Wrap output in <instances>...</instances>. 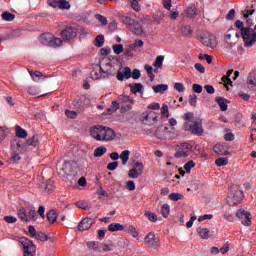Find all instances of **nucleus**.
Wrapping results in <instances>:
<instances>
[{
    "mask_svg": "<svg viewBox=\"0 0 256 256\" xmlns=\"http://www.w3.org/2000/svg\"><path fill=\"white\" fill-rule=\"evenodd\" d=\"M145 216L151 221V223H157V214L151 211H146Z\"/></svg>",
    "mask_w": 256,
    "mask_h": 256,
    "instance_id": "nucleus-42",
    "label": "nucleus"
},
{
    "mask_svg": "<svg viewBox=\"0 0 256 256\" xmlns=\"http://www.w3.org/2000/svg\"><path fill=\"white\" fill-rule=\"evenodd\" d=\"M180 31L183 35H185L186 37H189L191 35V33H193V31L191 30V26L189 25H183L180 28Z\"/></svg>",
    "mask_w": 256,
    "mask_h": 256,
    "instance_id": "nucleus-38",
    "label": "nucleus"
},
{
    "mask_svg": "<svg viewBox=\"0 0 256 256\" xmlns=\"http://www.w3.org/2000/svg\"><path fill=\"white\" fill-rule=\"evenodd\" d=\"M213 151L214 153H216V155H229V148L227 147V145L216 144L213 147Z\"/></svg>",
    "mask_w": 256,
    "mask_h": 256,
    "instance_id": "nucleus-17",
    "label": "nucleus"
},
{
    "mask_svg": "<svg viewBox=\"0 0 256 256\" xmlns=\"http://www.w3.org/2000/svg\"><path fill=\"white\" fill-rule=\"evenodd\" d=\"M3 21H13L15 19V15L9 12H4L2 14Z\"/></svg>",
    "mask_w": 256,
    "mask_h": 256,
    "instance_id": "nucleus-49",
    "label": "nucleus"
},
{
    "mask_svg": "<svg viewBox=\"0 0 256 256\" xmlns=\"http://www.w3.org/2000/svg\"><path fill=\"white\" fill-rule=\"evenodd\" d=\"M235 26L237 27V29H240V33L243 32V29H247V27H245V25L243 24V21L241 20L236 21Z\"/></svg>",
    "mask_w": 256,
    "mask_h": 256,
    "instance_id": "nucleus-61",
    "label": "nucleus"
},
{
    "mask_svg": "<svg viewBox=\"0 0 256 256\" xmlns=\"http://www.w3.org/2000/svg\"><path fill=\"white\" fill-rule=\"evenodd\" d=\"M35 239L37 241H49V236L45 235L44 233L39 232L36 234Z\"/></svg>",
    "mask_w": 256,
    "mask_h": 256,
    "instance_id": "nucleus-51",
    "label": "nucleus"
},
{
    "mask_svg": "<svg viewBox=\"0 0 256 256\" xmlns=\"http://www.w3.org/2000/svg\"><path fill=\"white\" fill-rule=\"evenodd\" d=\"M46 217L49 223H55V221H57V212L55 210H50L46 214Z\"/></svg>",
    "mask_w": 256,
    "mask_h": 256,
    "instance_id": "nucleus-33",
    "label": "nucleus"
},
{
    "mask_svg": "<svg viewBox=\"0 0 256 256\" xmlns=\"http://www.w3.org/2000/svg\"><path fill=\"white\" fill-rule=\"evenodd\" d=\"M91 79L97 81L99 79H105L103 76V71H101V64H96L93 66V70L90 73Z\"/></svg>",
    "mask_w": 256,
    "mask_h": 256,
    "instance_id": "nucleus-14",
    "label": "nucleus"
},
{
    "mask_svg": "<svg viewBox=\"0 0 256 256\" xmlns=\"http://www.w3.org/2000/svg\"><path fill=\"white\" fill-rule=\"evenodd\" d=\"M90 137L95 139V141L109 143V141H114V139L117 137V134L115 133V130L107 126L96 125L90 128Z\"/></svg>",
    "mask_w": 256,
    "mask_h": 256,
    "instance_id": "nucleus-1",
    "label": "nucleus"
},
{
    "mask_svg": "<svg viewBox=\"0 0 256 256\" xmlns=\"http://www.w3.org/2000/svg\"><path fill=\"white\" fill-rule=\"evenodd\" d=\"M76 206H78L79 209H84L85 211H87V209H89V203L85 200L78 201L76 203Z\"/></svg>",
    "mask_w": 256,
    "mask_h": 256,
    "instance_id": "nucleus-47",
    "label": "nucleus"
},
{
    "mask_svg": "<svg viewBox=\"0 0 256 256\" xmlns=\"http://www.w3.org/2000/svg\"><path fill=\"white\" fill-rule=\"evenodd\" d=\"M55 189V184L51 180H47L45 183V191L49 193V191H53Z\"/></svg>",
    "mask_w": 256,
    "mask_h": 256,
    "instance_id": "nucleus-45",
    "label": "nucleus"
},
{
    "mask_svg": "<svg viewBox=\"0 0 256 256\" xmlns=\"http://www.w3.org/2000/svg\"><path fill=\"white\" fill-rule=\"evenodd\" d=\"M77 35H79V28L74 26H68L61 32V36L64 41H72V39H75Z\"/></svg>",
    "mask_w": 256,
    "mask_h": 256,
    "instance_id": "nucleus-10",
    "label": "nucleus"
},
{
    "mask_svg": "<svg viewBox=\"0 0 256 256\" xmlns=\"http://www.w3.org/2000/svg\"><path fill=\"white\" fill-rule=\"evenodd\" d=\"M27 130L21 128V126H16V137L19 139H27Z\"/></svg>",
    "mask_w": 256,
    "mask_h": 256,
    "instance_id": "nucleus-29",
    "label": "nucleus"
},
{
    "mask_svg": "<svg viewBox=\"0 0 256 256\" xmlns=\"http://www.w3.org/2000/svg\"><path fill=\"white\" fill-rule=\"evenodd\" d=\"M185 13L187 17L195 19L197 17V5H190L186 8Z\"/></svg>",
    "mask_w": 256,
    "mask_h": 256,
    "instance_id": "nucleus-21",
    "label": "nucleus"
},
{
    "mask_svg": "<svg viewBox=\"0 0 256 256\" xmlns=\"http://www.w3.org/2000/svg\"><path fill=\"white\" fill-rule=\"evenodd\" d=\"M117 167H119V162H117V161L111 162L107 165L108 171H115V169H117Z\"/></svg>",
    "mask_w": 256,
    "mask_h": 256,
    "instance_id": "nucleus-57",
    "label": "nucleus"
},
{
    "mask_svg": "<svg viewBox=\"0 0 256 256\" xmlns=\"http://www.w3.org/2000/svg\"><path fill=\"white\" fill-rule=\"evenodd\" d=\"M18 217L24 222L37 221V211L33 207L20 208L18 211Z\"/></svg>",
    "mask_w": 256,
    "mask_h": 256,
    "instance_id": "nucleus-4",
    "label": "nucleus"
},
{
    "mask_svg": "<svg viewBox=\"0 0 256 256\" xmlns=\"http://www.w3.org/2000/svg\"><path fill=\"white\" fill-rule=\"evenodd\" d=\"M136 185L135 182L133 180H129L126 182V189H128V191H135L136 189Z\"/></svg>",
    "mask_w": 256,
    "mask_h": 256,
    "instance_id": "nucleus-53",
    "label": "nucleus"
},
{
    "mask_svg": "<svg viewBox=\"0 0 256 256\" xmlns=\"http://www.w3.org/2000/svg\"><path fill=\"white\" fill-rule=\"evenodd\" d=\"M132 9H134V11H137V13H139V11H141V6H139V2L137 0H130Z\"/></svg>",
    "mask_w": 256,
    "mask_h": 256,
    "instance_id": "nucleus-54",
    "label": "nucleus"
},
{
    "mask_svg": "<svg viewBox=\"0 0 256 256\" xmlns=\"http://www.w3.org/2000/svg\"><path fill=\"white\" fill-rule=\"evenodd\" d=\"M132 79H139L141 77V71L139 69H134L131 74Z\"/></svg>",
    "mask_w": 256,
    "mask_h": 256,
    "instance_id": "nucleus-62",
    "label": "nucleus"
},
{
    "mask_svg": "<svg viewBox=\"0 0 256 256\" xmlns=\"http://www.w3.org/2000/svg\"><path fill=\"white\" fill-rule=\"evenodd\" d=\"M201 43L205 45V47H210V49H215L217 47V38L212 34H204L201 37Z\"/></svg>",
    "mask_w": 256,
    "mask_h": 256,
    "instance_id": "nucleus-12",
    "label": "nucleus"
},
{
    "mask_svg": "<svg viewBox=\"0 0 256 256\" xmlns=\"http://www.w3.org/2000/svg\"><path fill=\"white\" fill-rule=\"evenodd\" d=\"M231 75H233V70H228L226 75L222 77V82L224 83L227 91H229V85H232V81H231Z\"/></svg>",
    "mask_w": 256,
    "mask_h": 256,
    "instance_id": "nucleus-22",
    "label": "nucleus"
},
{
    "mask_svg": "<svg viewBox=\"0 0 256 256\" xmlns=\"http://www.w3.org/2000/svg\"><path fill=\"white\" fill-rule=\"evenodd\" d=\"M96 19L101 22L102 25H107V18L101 14H96Z\"/></svg>",
    "mask_w": 256,
    "mask_h": 256,
    "instance_id": "nucleus-58",
    "label": "nucleus"
},
{
    "mask_svg": "<svg viewBox=\"0 0 256 256\" xmlns=\"http://www.w3.org/2000/svg\"><path fill=\"white\" fill-rule=\"evenodd\" d=\"M247 86L250 91H256V69L250 72L247 80Z\"/></svg>",
    "mask_w": 256,
    "mask_h": 256,
    "instance_id": "nucleus-16",
    "label": "nucleus"
},
{
    "mask_svg": "<svg viewBox=\"0 0 256 256\" xmlns=\"http://www.w3.org/2000/svg\"><path fill=\"white\" fill-rule=\"evenodd\" d=\"M30 77L35 81V83H39L40 81H45L46 77L43 73L39 71H29Z\"/></svg>",
    "mask_w": 256,
    "mask_h": 256,
    "instance_id": "nucleus-20",
    "label": "nucleus"
},
{
    "mask_svg": "<svg viewBox=\"0 0 256 256\" xmlns=\"http://www.w3.org/2000/svg\"><path fill=\"white\" fill-rule=\"evenodd\" d=\"M139 175H143V163L142 162H136L134 164V168H132L128 173V177H130V179H138Z\"/></svg>",
    "mask_w": 256,
    "mask_h": 256,
    "instance_id": "nucleus-13",
    "label": "nucleus"
},
{
    "mask_svg": "<svg viewBox=\"0 0 256 256\" xmlns=\"http://www.w3.org/2000/svg\"><path fill=\"white\" fill-rule=\"evenodd\" d=\"M31 146V147H39V137L38 136H33L32 138H29L25 145H23V147L25 146Z\"/></svg>",
    "mask_w": 256,
    "mask_h": 256,
    "instance_id": "nucleus-27",
    "label": "nucleus"
},
{
    "mask_svg": "<svg viewBox=\"0 0 256 256\" xmlns=\"http://www.w3.org/2000/svg\"><path fill=\"white\" fill-rule=\"evenodd\" d=\"M123 72H124V77H126V79H131V68L129 67H125L123 68Z\"/></svg>",
    "mask_w": 256,
    "mask_h": 256,
    "instance_id": "nucleus-63",
    "label": "nucleus"
},
{
    "mask_svg": "<svg viewBox=\"0 0 256 256\" xmlns=\"http://www.w3.org/2000/svg\"><path fill=\"white\" fill-rule=\"evenodd\" d=\"M185 130L191 131L194 135L201 136L203 135V121L199 118H196L192 124H189V122L185 123Z\"/></svg>",
    "mask_w": 256,
    "mask_h": 256,
    "instance_id": "nucleus-7",
    "label": "nucleus"
},
{
    "mask_svg": "<svg viewBox=\"0 0 256 256\" xmlns=\"http://www.w3.org/2000/svg\"><path fill=\"white\" fill-rule=\"evenodd\" d=\"M197 233L201 239H209L210 230L208 228L199 227Z\"/></svg>",
    "mask_w": 256,
    "mask_h": 256,
    "instance_id": "nucleus-26",
    "label": "nucleus"
},
{
    "mask_svg": "<svg viewBox=\"0 0 256 256\" xmlns=\"http://www.w3.org/2000/svg\"><path fill=\"white\" fill-rule=\"evenodd\" d=\"M20 243L23 246L24 256H35V253H37V247L33 241L29 240V238L23 237L20 238Z\"/></svg>",
    "mask_w": 256,
    "mask_h": 256,
    "instance_id": "nucleus-6",
    "label": "nucleus"
},
{
    "mask_svg": "<svg viewBox=\"0 0 256 256\" xmlns=\"http://www.w3.org/2000/svg\"><path fill=\"white\" fill-rule=\"evenodd\" d=\"M194 67L196 71H199V73H205V66H203V64L196 63Z\"/></svg>",
    "mask_w": 256,
    "mask_h": 256,
    "instance_id": "nucleus-64",
    "label": "nucleus"
},
{
    "mask_svg": "<svg viewBox=\"0 0 256 256\" xmlns=\"http://www.w3.org/2000/svg\"><path fill=\"white\" fill-rule=\"evenodd\" d=\"M168 89H169V85L167 84H159V85L153 86L154 93H160V95H163V93H165V91H168Z\"/></svg>",
    "mask_w": 256,
    "mask_h": 256,
    "instance_id": "nucleus-25",
    "label": "nucleus"
},
{
    "mask_svg": "<svg viewBox=\"0 0 256 256\" xmlns=\"http://www.w3.org/2000/svg\"><path fill=\"white\" fill-rule=\"evenodd\" d=\"M163 61H165V56H157L154 62V67H156L157 69H161V67H163Z\"/></svg>",
    "mask_w": 256,
    "mask_h": 256,
    "instance_id": "nucleus-36",
    "label": "nucleus"
},
{
    "mask_svg": "<svg viewBox=\"0 0 256 256\" xmlns=\"http://www.w3.org/2000/svg\"><path fill=\"white\" fill-rule=\"evenodd\" d=\"M104 44H105V36L98 35L95 39V46L96 47H103Z\"/></svg>",
    "mask_w": 256,
    "mask_h": 256,
    "instance_id": "nucleus-41",
    "label": "nucleus"
},
{
    "mask_svg": "<svg viewBox=\"0 0 256 256\" xmlns=\"http://www.w3.org/2000/svg\"><path fill=\"white\" fill-rule=\"evenodd\" d=\"M59 9H71V4L67 0H60L59 2Z\"/></svg>",
    "mask_w": 256,
    "mask_h": 256,
    "instance_id": "nucleus-50",
    "label": "nucleus"
},
{
    "mask_svg": "<svg viewBox=\"0 0 256 256\" xmlns=\"http://www.w3.org/2000/svg\"><path fill=\"white\" fill-rule=\"evenodd\" d=\"M253 13H255L254 8H246L244 10V17H245V19H249V16L253 15Z\"/></svg>",
    "mask_w": 256,
    "mask_h": 256,
    "instance_id": "nucleus-59",
    "label": "nucleus"
},
{
    "mask_svg": "<svg viewBox=\"0 0 256 256\" xmlns=\"http://www.w3.org/2000/svg\"><path fill=\"white\" fill-rule=\"evenodd\" d=\"M62 45H63V39L55 37V35L52 34L50 47H61Z\"/></svg>",
    "mask_w": 256,
    "mask_h": 256,
    "instance_id": "nucleus-32",
    "label": "nucleus"
},
{
    "mask_svg": "<svg viewBox=\"0 0 256 256\" xmlns=\"http://www.w3.org/2000/svg\"><path fill=\"white\" fill-rule=\"evenodd\" d=\"M107 153V148L105 146L97 147L94 150V157H103Z\"/></svg>",
    "mask_w": 256,
    "mask_h": 256,
    "instance_id": "nucleus-31",
    "label": "nucleus"
},
{
    "mask_svg": "<svg viewBox=\"0 0 256 256\" xmlns=\"http://www.w3.org/2000/svg\"><path fill=\"white\" fill-rule=\"evenodd\" d=\"M129 87L131 88V92L134 94L140 93L141 95H143V84L141 83H132L129 85Z\"/></svg>",
    "mask_w": 256,
    "mask_h": 256,
    "instance_id": "nucleus-23",
    "label": "nucleus"
},
{
    "mask_svg": "<svg viewBox=\"0 0 256 256\" xmlns=\"http://www.w3.org/2000/svg\"><path fill=\"white\" fill-rule=\"evenodd\" d=\"M96 193H97L99 199H103V198L109 197V194L107 193V191H105V189H103V187H99L97 189Z\"/></svg>",
    "mask_w": 256,
    "mask_h": 256,
    "instance_id": "nucleus-44",
    "label": "nucleus"
},
{
    "mask_svg": "<svg viewBox=\"0 0 256 256\" xmlns=\"http://www.w3.org/2000/svg\"><path fill=\"white\" fill-rule=\"evenodd\" d=\"M229 159L220 157L215 161V164L217 167H225V165H228Z\"/></svg>",
    "mask_w": 256,
    "mask_h": 256,
    "instance_id": "nucleus-40",
    "label": "nucleus"
},
{
    "mask_svg": "<svg viewBox=\"0 0 256 256\" xmlns=\"http://www.w3.org/2000/svg\"><path fill=\"white\" fill-rule=\"evenodd\" d=\"M174 89L178 91V93H185V85L181 82H176L174 84Z\"/></svg>",
    "mask_w": 256,
    "mask_h": 256,
    "instance_id": "nucleus-48",
    "label": "nucleus"
},
{
    "mask_svg": "<svg viewBox=\"0 0 256 256\" xmlns=\"http://www.w3.org/2000/svg\"><path fill=\"white\" fill-rule=\"evenodd\" d=\"M143 45H145V42H143V40H135L133 45L130 46V49L132 51H135V49H141Z\"/></svg>",
    "mask_w": 256,
    "mask_h": 256,
    "instance_id": "nucleus-39",
    "label": "nucleus"
},
{
    "mask_svg": "<svg viewBox=\"0 0 256 256\" xmlns=\"http://www.w3.org/2000/svg\"><path fill=\"white\" fill-rule=\"evenodd\" d=\"M115 55H121V53L123 52L124 48H123V45L122 44H115L113 47H112Z\"/></svg>",
    "mask_w": 256,
    "mask_h": 256,
    "instance_id": "nucleus-46",
    "label": "nucleus"
},
{
    "mask_svg": "<svg viewBox=\"0 0 256 256\" xmlns=\"http://www.w3.org/2000/svg\"><path fill=\"white\" fill-rule=\"evenodd\" d=\"M167 127H158L156 128V130L154 131V137H156V139H160V140H167Z\"/></svg>",
    "mask_w": 256,
    "mask_h": 256,
    "instance_id": "nucleus-18",
    "label": "nucleus"
},
{
    "mask_svg": "<svg viewBox=\"0 0 256 256\" xmlns=\"http://www.w3.org/2000/svg\"><path fill=\"white\" fill-rule=\"evenodd\" d=\"M211 219H213L212 214H205V215L199 216L198 222L202 223V221H207V220H211Z\"/></svg>",
    "mask_w": 256,
    "mask_h": 256,
    "instance_id": "nucleus-56",
    "label": "nucleus"
},
{
    "mask_svg": "<svg viewBox=\"0 0 256 256\" xmlns=\"http://www.w3.org/2000/svg\"><path fill=\"white\" fill-rule=\"evenodd\" d=\"M53 39V34L44 33L40 36L39 41L42 45H46L47 47H51V41Z\"/></svg>",
    "mask_w": 256,
    "mask_h": 256,
    "instance_id": "nucleus-19",
    "label": "nucleus"
},
{
    "mask_svg": "<svg viewBox=\"0 0 256 256\" xmlns=\"http://www.w3.org/2000/svg\"><path fill=\"white\" fill-rule=\"evenodd\" d=\"M88 248L92 251L99 249V242H88Z\"/></svg>",
    "mask_w": 256,
    "mask_h": 256,
    "instance_id": "nucleus-60",
    "label": "nucleus"
},
{
    "mask_svg": "<svg viewBox=\"0 0 256 256\" xmlns=\"http://www.w3.org/2000/svg\"><path fill=\"white\" fill-rule=\"evenodd\" d=\"M123 229H125V227H123V225L119 223H112L108 226V231H110L111 233H115L117 231H123Z\"/></svg>",
    "mask_w": 256,
    "mask_h": 256,
    "instance_id": "nucleus-28",
    "label": "nucleus"
},
{
    "mask_svg": "<svg viewBox=\"0 0 256 256\" xmlns=\"http://www.w3.org/2000/svg\"><path fill=\"white\" fill-rule=\"evenodd\" d=\"M100 68H101L104 79H111V77H115V74L117 73L115 62L107 58L103 59L100 62Z\"/></svg>",
    "mask_w": 256,
    "mask_h": 256,
    "instance_id": "nucleus-3",
    "label": "nucleus"
},
{
    "mask_svg": "<svg viewBox=\"0 0 256 256\" xmlns=\"http://www.w3.org/2000/svg\"><path fill=\"white\" fill-rule=\"evenodd\" d=\"M93 223H95V220L93 218H84L78 225V229L80 231H87L91 229L93 226Z\"/></svg>",
    "mask_w": 256,
    "mask_h": 256,
    "instance_id": "nucleus-15",
    "label": "nucleus"
},
{
    "mask_svg": "<svg viewBox=\"0 0 256 256\" xmlns=\"http://www.w3.org/2000/svg\"><path fill=\"white\" fill-rule=\"evenodd\" d=\"M162 117H166V118L170 117L169 106L167 104L162 105Z\"/></svg>",
    "mask_w": 256,
    "mask_h": 256,
    "instance_id": "nucleus-52",
    "label": "nucleus"
},
{
    "mask_svg": "<svg viewBox=\"0 0 256 256\" xmlns=\"http://www.w3.org/2000/svg\"><path fill=\"white\" fill-rule=\"evenodd\" d=\"M193 167H195V162H193V161H189L188 163H186L184 165V169H185L186 173H191V169H193Z\"/></svg>",
    "mask_w": 256,
    "mask_h": 256,
    "instance_id": "nucleus-55",
    "label": "nucleus"
},
{
    "mask_svg": "<svg viewBox=\"0 0 256 256\" xmlns=\"http://www.w3.org/2000/svg\"><path fill=\"white\" fill-rule=\"evenodd\" d=\"M169 199L176 203V201H181L182 199H185V196L183 195V193H171L169 195Z\"/></svg>",
    "mask_w": 256,
    "mask_h": 256,
    "instance_id": "nucleus-34",
    "label": "nucleus"
},
{
    "mask_svg": "<svg viewBox=\"0 0 256 256\" xmlns=\"http://www.w3.org/2000/svg\"><path fill=\"white\" fill-rule=\"evenodd\" d=\"M127 232L131 237H134V239H139V232H137V228H135V226H129Z\"/></svg>",
    "mask_w": 256,
    "mask_h": 256,
    "instance_id": "nucleus-37",
    "label": "nucleus"
},
{
    "mask_svg": "<svg viewBox=\"0 0 256 256\" xmlns=\"http://www.w3.org/2000/svg\"><path fill=\"white\" fill-rule=\"evenodd\" d=\"M228 189L232 192V194L227 197V203L229 205H238V203L243 201V190H241V187L231 184Z\"/></svg>",
    "mask_w": 256,
    "mask_h": 256,
    "instance_id": "nucleus-2",
    "label": "nucleus"
},
{
    "mask_svg": "<svg viewBox=\"0 0 256 256\" xmlns=\"http://www.w3.org/2000/svg\"><path fill=\"white\" fill-rule=\"evenodd\" d=\"M11 149H12L11 159H12L13 163H19V161H21V153L23 151V144H21L20 141L15 140L11 145Z\"/></svg>",
    "mask_w": 256,
    "mask_h": 256,
    "instance_id": "nucleus-8",
    "label": "nucleus"
},
{
    "mask_svg": "<svg viewBox=\"0 0 256 256\" xmlns=\"http://www.w3.org/2000/svg\"><path fill=\"white\" fill-rule=\"evenodd\" d=\"M171 211V207L169 206V204H164L161 207V214L163 215V217L165 219H167V217H169V213Z\"/></svg>",
    "mask_w": 256,
    "mask_h": 256,
    "instance_id": "nucleus-35",
    "label": "nucleus"
},
{
    "mask_svg": "<svg viewBox=\"0 0 256 256\" xmlns=\"http://www.w3.org/2000/svg\"><path fill=\"white\" fill-rule=\"evenodd\" d=\"M144 243L152 249H157L159 248V245H161L159 237H156L154 232H150L147 234V236L144 238Z\"/></svg>",
    "mask_w": 256,
    "mask_h": 256,
    "instance_id": "nucleus-11",
    "label": "nucleus"
},
{
    "mask_svg": "<svg viewBox=\"0 0 256 256\" xmlns=\"http://www.w3.org/2000/svg\"><path fill=\"white\" fill-rule=\"evenodd\" d=\"M216 102L218 103L221 111H227V109L229 108V101L223 97H216Z\"/></svg>",
    "mask_w": 256,
    "mask_h": 256,
    "instance_id": "nucleus-24",
    "label": "nucleus"
},
{
    "mask_svg": "<svg viewBox=\"0 0 256 256\" xmlns=\"http://www.w3.org/2000/svg\"><path fill=\"white\" fill-rule=\"evenodd\" d=\"M131 155V151L129 150H124L120 154L119 159L122 161V165H127V161H129V156Z\"/></svg>",
    "mask_w": 256,
    "mask_h": 256,
    "instance_id": "nucleus-30",
    "label": "nucleus"
},
{
    "mask_svg": "<svg viewBox=\"0 0 256 256\" xmlns=\"http://www.w3.org/2000/svg\"><path fill=\"white\" fill-rule=\"evenodd\" d=\"M193 149V146L187 142H182L177 144L176 146V153L174 157L176 159H186L189 157V152Z\"/></svg>",
    "mask_w": 256,
    "mask_h": 256,
    "instance_id": "nucleus-5",
    "label": "nucleus"
},
{
    "mask_svg": "<svg viewBox=\"0 0 256 256\" xmlns=\"http://www.w3.org/2000/svg\"><path fill=\"white\" fill-rule=\"evenodd\" d=\"M236 217L241 221L242 225L249 227L251 225V213L243 208L236 211Z\"/></svg>",
    "mask_w": 256,
    "mask_h": 256,
    "instance_id": "nucleus-9",
    "label": "nucleus"
},
{
    "mask_svg": "<svg viewBox=\"0 0 256 256\" xmlns=\"http://www.w3.org/2000/svg\"><path fill=\"white\" fill-rule=\"evenodd\" d=\"M173 139H177V133H175V131L169 130V128H167V130H166V140L171 141Z\"/></svg>",
    "mask_w": 256,
    "mask_h": 256,
    "instance_id": "nucleus-43",
    "label": "nucleus"
}]
</instances>
